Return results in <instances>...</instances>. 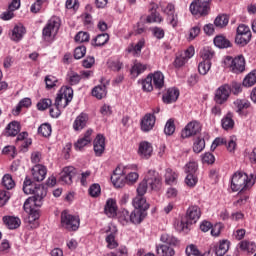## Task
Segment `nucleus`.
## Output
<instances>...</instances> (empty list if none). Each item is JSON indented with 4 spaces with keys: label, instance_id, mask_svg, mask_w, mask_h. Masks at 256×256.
<instances>
[{
    "label": "nucleus",
    "instance_id": "1",
    "mask_svg": "<svg viewBox=\"0 0 256 256\" xmlns=\"http://www.w3.org/2000/svg\"><path fill=\"white\" fill-rule=\"evenodd\" d=\"M23 192L25 195H34L24 202L23 209L28 213V223L32 228L39 227V207L43 206V199L47 197V190L43 186H36L29 177L23 182Z\"/></svg>",
    "mask_w": 256,
    "mask_h": 256
},
{
    "label": "nucleus",
    "instance_id": "2",
    "mask_svg": "<svg viewBox=\"0 0 256 256\" xmlns=\"http://www.w3.org/2000/svg\"><path fill=\"white\" fill-rule=\"evenodd\" d=\"M71 101H73V88H62L60 93L57 94L54 107L50 108V116L53 117V119H57V117L61 115V107L65 109Z\"/></svg>",
    "mask_w": 256,
    "mask_h": 256
},
{
    "label": "nucleus",
    "instance_id": "3",
    "mask_svg": "<svg viewBox=\"0 0 256 256\" xmlns=\"http://www.w3.org/2000/svg\"><path fill=\"white\" fill-rule=\"evenodd\" d=\"M256 177L253 174L247 175L245 172H236L231 179V189L234 192L247 191L255 185Z\"/></svg>",
    "mask_w": 256,
    "mask_h": 256
},
{
    "label": "nucleus",
    "instance_id": "4",
    "mask_svg": "<svg viewBox=\"0 0 256 256\" xmlns=\"http://www.w3.org/2000/svg\"><path fill=\"white\" fill-rule=\"evenodd\" d=\"M60 225L63 229H66V231H77V229H79V225H81V220L78 216H74L67 210H64L61 213Z\"/></svg>",
    "mask_w": 256,
    "mask_h": 256
},
{
    "label": "nucleus",
    "instance_id": "5",
    "mask_svg": "<svg viewBox=\"0 0 256 256\" xmlns=\"http://www.w3.org/2000/svg\"><path fill=\"white\" fill-rule=\"evenodd\" d=\"M224 63L232 73H243L245 71V57L238 55L235 58L227 56Z\"/></svg>",
    "mask_w": 256,
    "mask_h": 256
},
{
    "label": "nucleus",
    "instance_id": "6",
    "mask_svg": "<svg viewBox=\"0 0 256 256\" xmlns=\"http://www.w3.org/2000/svg\"><path fill=\"white\" fill-rule=\"evenodd\" d=\"M61 27V19L59 17H52L44 27L42 34L46 41H49L53 35H57L59 28Z\"/></svg>",
    "mask_w": 256,
    "mask_h": 256
},
{
    "label": "nucleus",
    "instance_id": "7",
    "mask_svg": "<svg viewBox=\"0 0 256 256\" xmlns=\"http://www.w3.org/2000/svg\"><path fill=\"white\" fill-rule=\"evenodd\" d=\"M251 29L245 24H240L236 30L235 43L237 45H247L251 41Z\"/></svg>",
    "mask_w": 256,
    "mask_h": 256
},
{
    "label": "nucleus",
    "instance_id": "8",
    "mask_svg": "<svg viewBox=\"0 0 256 256\" xmlns=\"http://www.w3.org/2000/svg\"><path fill=\"white\" fill-rule=\"evenodd\" d=\"M145 179L152 191H159L163 185V182L161 181V175H159V172L155 170H149Z\"/></svg>",
    "mask_w": 256,
    "mask_h": 256
},
{
    "label": "nucleus",
    "instance_id": "9",
    "mask_svg": "<svg viewBox=\"0 0 256 256\" xmlns=\"http://www.w3.org/2000/svg\"><path fill=\"white\" fill-rule=\"evenodd\" d=\"M231 95V85L223 84L215 91L214 100L218 105H223Z\"/></svg>",
    "mask_w": 256,
    "mask_h": 256
},
{
    "label": "nucleus",
    "instance_id": "10",
    "mask_svg": "<svg viewBox=\"0 0 256 256\" xmlns=\"http://www.w3.org/2000/svg\"><path fill=\"white\" fill-rule=\"evenodd\" d=\"M139 166L137 164H128L125 166L126 185H135L139 181Z\"/></svg>",
    "mask_w": 256,
    "mask_h": 256
},
{
    "label": "nucleus",
    "instance_id": "11",
    "mask_svg": "<svg viewBox=\"0 0 256 256\" xmlns=\"http://www.w3.org/2000/svg\"><path fill=\"white\" fill-rule=\"evenodd\" d=\"M190 12L192 13V15H200V17L209 15V2L193 1L190 4Z\"/></svg>",
    "mask_w": 256,
    "mask_h": 256
},
{
    "label": "nucleus",
    "instance_id": "12",
    "mask_svg": "<svg viewBox=\"0 0 256 256\" xmlns=\"http://www.w3.org/2000/svg\"><path fill=\"white\" fill-rule=\"evenodd\" d=\"M201 131V124L197 121H192L188 123L185 128L181 132V137L183 139H187L189 137H193V135H197Z\"/></svg>",
    "mask_w": 256,
    "mask_h": 256
},
{
    "label": "nucleus",
    "instance_id": "13",
    "mask_svg": "<svg viewBox=\"0 0 256 256\" xmlns=\"http://www.w3.org/2000/svg\"><path fill=\"white\" fill-rule=\"evenodd\" d=\"M138 155L141 159H151L153 156V145L147 141L140 142Z\"/></svg>",
    "mask_w": 256,
    "mask_h": 256
},
{
    "label": "nucleus",
    "instance_id": "14",
    "mask_svg": "<svg viewBox=\"0 0 256 256\" xmlns=\"http://www.w3.org/2000/svg\"><path fill=\"white\" fill-rule=\"evenodd\" d=\"M75 167L73 166H66L60 173V180L65 183L66 185H71L73 183V177L76 174Z\"/></svg>",
    "mask_w": 256,
    "mask_h": 256
},
{
    "label": "nucleus",
    "instance_id": "15",
    "mask_svg": "<svg viewBox=\"0 0 256 256\" xmlns=\"http://www.w3.org/2000/svg\"><path fill=\"white\" fill-rule=\"evenodd\" d=\"M201 217V208L199 206H190L186 213V220L190 222L191 225L197 223Z\"/></svg>",
    "mask_w": 256,
    "mask_h": 256
},
{
    "label": "nucleus",
    "instance_id": "16",
    "mask_svg": "<svg viewBox=\"0 0 256 256\" xmlns=\"http://www.w3.org/2000/svg\"><path fill=\"white\" fill-rule=\"evenodd\" d=\"M91 135H93V130L89 129L85 132L84 136L77 140V142L74 144L76 151H81L83 147H87V145L93 141Z\"/></svg>",
    "mask_w": 256,
    "mask_h": 256
},
{
    "label": "nucleus",
    "instance_id": "17",
    "mask_svg": "<svg viewBox=\"0 0 256 256\" xmlns=\"http://www.w3.org/2000/svg\"><path fill=\"white\" fill-rule=\"evenodd\" d=\"M96 157H101L105 153V136L98 134L93 142Z\"/></svg>",
    "mask_w": 256,
    "mask_h": 256
},
{
    "label": "nucleus",
    "instance_id": "18",
    "mask_svg": "<svg viewBox=\"0 0 256 256\" xmlns=\"http://www.w3.org/2000/svg\"><path fill=\"white\" fill-rule=\"evenodd\" d=\"M26 30L22 24L16 25L10 32L9 37L11 41H14L15 43H19L21 39H23V35H25Z\"/></svg>",
    "mask_w": 256,
    "mask_h": 256
},
{
    "label": "nucleus",
    "instance_id": "19",
    "mask_svg": "<svg viewBox=\"0 0 256 256\" xmlns=\"http://www.w3.org/2000/svg\"><path fill=\"white\" fill-rule=\"evenodd\" d=\"M117 200L109 198L104 206V213L107 217H117Z\"/></svg>",
    "mask_w": 256,
    "mask_h": 256
},
{
    "label": "nucleus",
    "instance_id": "20",
    "mask_svg": "<svg viewBox=\"0 0 256 256\" xmlns=\"http://www.w3.org/2000/svg\"><path fill=\"white\" fill-rule=\"evenodd\" d=\"M47 176V168L41 164H38L32 169V177L34 181H44Z\"/></svg>",
    "mask_w": 256,
    "mask_h": 256
},
{
    "label": "nucleus",
    "instance_id": "21",
    "mask_svg": "<svg viewBox=\"0 0 256 256\" xmlns=\"http://www.w3.org/2000/svg\"><path fill=\"white\" fill-rule=\"evenodd\" d=\"M147 217V212L140 209H134L130 214V223L139 225L143 223V220Z\"/></svg>",
    "mask_w": 256,
    "mask_h": 256
},
{
    "label": "nucleus",
    "instance_id": "22",
    "mask_svg": "<svg viewBox=\"0 0 256 256\" xmlns=\"http://www.w3.org/2000/svg\"><path fill=\"white\" fill-rule=\"evenodd\" d=\"M155 127V115L146 114L141 121V129L144 132L151 131Z\"/></svg>",
    "mask_w": 256,
    "mask_h": 256
},
{
    "label": "nucleus",
    "instance_id": "23",
    "mask_svg": "<svg viewBox=\"0 0 256 256\" xmlns=\"http://www.w3.org/2000/svg\"><path fill=\"white\" fill-rule=\"evenodd\" d=\"M230 242L228 240H222L218 244L214 245L211 249L217 256H223L229 251Z\"/></svg>",
    "mask_w": 256,
    "mask_h": 256
},
{
    "label": "nucleus",
    "instance_id": "24",
    "mask_svg": "<svg viewBox=\"0 0 256 256\" xmlns=\"http://www.w3.org/2000/svg\"><path fill=\"white\" fill-rule=\"evenodd\" d=\"M89 121V116L85 113H81L73 123L74 131H81L87 127V122Z\"/></svg>",
    "mask_w": 256,
    "mask_h": 256
},
{
    "label": "nucleus",
    "instance_id": "25",
    "mask_svg": "<svg viewBox=\"0 0 256 256\" xmlns=\"http://www.w3.org/2000/svg\"><path fill=\"white\" fill-rule=\"evenodd\" d=\"M222 129L224 131H233L235 127V120H233V113L228 112L221 120Z\"/></svg>",
    "mask_w": 256,
    "mask_h": 256
},
{
    "label": "nucleus",
    "instance_id": "26",
    "mask_svg": "<svg viewBox=\"0 0 256 256\" xmlns=\"http://www.w3.org/2000/svg\"><path fill=\"white\" fill-rule=\"evenodd\" d=\"M149 75L152 77V82L155 89H163V87H165V76L163 75V72L156 71Z\"/></svg>",
    "mask_w": 256,
    "mask_h": 256
},
{
    "label": "nucleus",
    "instance_id": "27",
    "mask_svg": "<svg viewBox=\"0 0 256 256\" xmlns=\"http://www.w3.org/2000/svg\"><path fill=\"white\" fill-rule=\"evenodd\" d=\"M134 209H139L140 211H145L147 213V209H149V203H147V199L145 196H136L132 201Z\"/></svg>",
    "mask_w": 256,
    "mask_h": 256
},
{
    "label": "nucleus",
    "instance_id": "28",
    "mask_svg": "<svg viewBox=\"0 0 256 256\" xmlns=\"http://www.w3.org/2000/svg\"><path fill=\"white\" fill-rule=\"evenodd\" d=\"M4 224L8 229H19L21 227V219L15 216H4Z\"/></svg>",
    "mask_w": 256,
    "mask_h": 256
},
{
    "label": "nucleus",
    "instance_id": "29",
    "mask_svg": "<svg viewBox=\"0 0 256 256\" xmlns=\"http://www.w3.org/2000/svg\"><path fill=\"white\" fill-rule=\"evenodd\" d=\"M179 99V90L176 88H169L165 95H163L164 103H175Z\"/></svg>",
    "mask_w": 256,
    "mask_h": 256
},
{
    "label": "nucleus",
    "instance_id": "30",
    "mask_svg": "<svg viewBox=\"0 0 256 256\" xmlns=\"http://www.w3.org/2000/svg\"><path fill=\"white\" fill-rule=\"evenodd\" d=\"M234 109H236V113L242 115L245 109H249L251 107V102L247 99H237L233 102Z\"/></svg>",
    "mask_w": 256,
    "mask_h": 256
},
{
    "label": "nucleus",
    "instance_id": "31",
    "mask_svg": "<svg viewBox=\"0 0 256 256\" xmlns=\"http://www.w3.org/2000/svg\"><path fill=\"white\" fill-rule=\"evenodd\" d=\"M145 47V39H141L137 42V44L133 45L131 44L128 46L127 51L128 53H131L133 57H139L141 55V50Z\"/></svg>",
    "mask_w": 256,
    "mask_h": 256
},
{
    "label": "nucleus",
    "instance_id": "32",
    "mask_svg": "<svg viewBox=\"0 0 256 256\" xmlns=\"http://www.w3.org/2000/svg\"><path fill=\"white\" fill-rule=\"evenodd\" d=\"M106 236V243L108 249H116V247H119V243H117V240L115 239V235L117 234V228H113L111 232H107Z\"/></svg>",
    "mask_w": 256,
    "mask_h": 256
},
{
    "label": "nucleus",
    "instance_id": "33",
    "mask_svg": "<svg viewBox=\"0 0 256 256\" xmlns=\"http://www.w3.org/2000/svg\"><path fill=\"white\" fill-rule=\"evenodd\" d=\"M20 131L21 126L19 125V122H11L6 127L7 137H15L16 135H19Z\"/></svg>",
    "mask_w": 256,
    "mask_h": 256
},
{
    "label": "nucleus",
    "instance_id": "34",
    "mask_svg": "<svg viewBox=\"0 0 256 256\" xmlns=\"http://www.w3.org/2000/svg\"><path fill=\"white\" fill-rule=\"evenodd\" d=\"M108 42H109V34L103 33V34H98L92 40V45L93 47H103V45H107Z\"/></svg>",
    "mask_w": 256,
    "mask_h": 256
},
{
    "label": "nucleus",
    "instance_id": "35",
    "mask_svg": "<svg viewBox=\"0 0 256 256\" xmlns=\"http://www.w3.org/2000/svg\"><path fill=\"white\" fill-rule=\"evenodd\" d=\"M158 256H173L175 255V250L168 246L167 244H162L156 247Z\"/></svg>",
    "mask_w": 256,
    "mask_h": 256
},
{
    "label": "nucleus",
    "instance_id": "36",
    "mask_svg": "<svg viewBox=\"0 0 256 256\" xmlns=\"http://www.w3.org/2000/svg\"><path fill=\"white\" fill-rule=\"evenodd\" d=\"M147 71V65L143 64L141 62H134V65L132 66L130 73L132 77H137L138 75H141V73H145Z\"/></svg>",
    "mask_w": 256,
    "mask_h": 256
},
{
    "label": "nucleus",
    "instance_id": "37",
    "mask_svg": "<svg viewBox=\"0 0 256 256\" xmlns=\"http://www.w3.org/2000/svg\"><path fill=\"white\" fill-rule=\"evenodd\" d=\"M92 95L93 97H96V99H103V97H107V86L104 84L95 86L92 90Z\"/></svg>",
    "mask_w": 256,
    "mask_h": 256
},
{
    "label": "nucleus",
    "instance_id": "38",
    "mask_svg": "<svg viewBox=\"0 0 256 256\" xmlns=\"http://www.w3.org/2000/svg\"><path fill=\"white\" fill-rule=\"evenodd\" d=\"M215 27L218 29H225L227 25H229V17L227 14H219L214 20Z\"/></svg>",
    "mask_w": 256,
    "mask_h": 256
},
{
    "label": "nucleus",
    "instance_id": "39",
    "mask_svg": "<svg viewBox=\"0 0 256 256\" xmlns=\"http://www.w3.org/2000/svg\"><path fill=\"white\" fill-rule=\"evenodd\" d=\"M214 45L219 49H227V47H231V42L224 36H216L214 38Z\"/></svg>",
    "mask_w": 256,
    "mask_h": 256
},
{
    "label": "nucleus",
    "instance_id": "40",
    "mask_svg": "<svg viewBox=\"0 0 256 256\" xmlns=\"http://www.w3.org/2000/svg\"><path fill=\"white\" fill-rule=\"evenodd\" d=\"M190 225H191V222L189 220H187L186 218H182L181 220H179L175 223V229L179 233H181L183 231L188 232Z\"/></svg>",
    "mask_w": 256,
    "mask_h": 256
},
{
    "label": "nucleus",
    "instance_id": "41",
    "mask_svg": "<svg viewBox=\"0 0 256 256\" xmlns=\"http://www.w3.org/2000/svg\"><path fill=\"white\" fill-rule=\"evenodd\" d=\"M111 182L114 187H116V189H121V187H125V185H127V180L125 179V176L112 175Z\"/></svg>",
    "mask_w": 256,
    "mask_h": 256
},
{
    "label": "nucleus",
    "instance_id": "42",
    "mask_svg": "<svg viewBox=\"0 0 256 256\" xmlns=\"http://www.w3.org/2000/svg\"><path fill=\"white\" fill-rule=\"evenodd\" d=\"M240 249L242 251H247V253H256V245L254 242H249L247 240H244L242 242H240Z\"/></svg>",
    "mask_w": 256,
    "mask_h": 256
},
{
    "label": "nucleus",
    "instance_id": "43",
    "mask_svg": "<svg viewBox=\"0 0 256 256\" xmlns=\"http://www.w3.org/2000/svg\"><path fill=\"white\" fill-rule=\"evenodd\" d=\"M164 177L166 185H173L177 181V173L173 172L171 168L166 169Z\"/></svg>",
    "mask_w": 256,
    "mask_h": 256
},
{
    "label": "nucleus",
    "instance_id": "44",
    "mask_svg": "<svg viewBox=\"0 0 256 256\" xmlns=\"http://www.w3.org/2000/svg\"><path fill=\"white\" fill-rule=\"evenodd\" d=\"M256 83V70L250 72L243 80L244 87H253Z\"/></svg>",
    "mask_w": 256,
    "mask_h": 256
},
{
    "label": "nucleus",
    "instance_id": "45",
    "mask_svg": "<svg viewBox=\"0 0 256 256\" xmlns=\"http://www.w3.org/2000/svg\"><path fill=\"white\" fill-rule=\"evenodd\" d=\"M198 71L200 75H207L209 71H211V61L209 60H203L198 65Z\"/></svg>",
    "mask_w": 256,
    "mask_h": 256
},
{
    "label": "nucleus",
    "instance_id": "46",
    "mask_svg": "<svg viewBox=\"0 0 256 256\" xmlns=\"http://www.w3.org/2000/svg\"><path fill=\"white\" fill-rule=\"evenodd\" d=\"M2 185L9 191L15 187V181H13L10 174H5L2 178Z\"/></svg>",
    "mask_w": 256,
    "mask_h": 256
},
{
    "label": "nucleus",
    "instance_id": "47",
    "mask_svg": "<svg viewBox=\"0 0 256 256\" xmlns=\"http://www.w3.org/2000/svg\"><path fill=\"white\" fill-rule=\"evenodd\" d=\"M141 85L143 91H146L147 93L151 92L153 90V77L148 75L144 80L141 81Z\"/></svg>",
    "mask_w": 256,
    "mask_h": 256
},
{
    "label": "nucleus",
    "instance_id": "48",
    "mask_svg": "<svg viewBox=\"0 0 256 256\" xmlns=\"http://www.w3.org/2000/svg\"><path fill=\"white\" fill-rule=\"evenodd\" d=\"M160 241H162V243H166V245H177V243H179L175 236L167 233L161 235Z\"/></svg>",
    "mask_w": 256,
    "mask_h": 256
},
{
    "label": "nucleus",
    "instance_id": "49",
    "mask_svg": "<svg viewBox=\"0 0 256 256\" xmlns=\"http://www.w3.org/2000/svg\"><path fill=\"white\" fill-rule=\"evenodd\" d=\"M147 23H163V17L159 12H150L146 18Z\"/></svg>",
    "mask_w": 256,
    "mask_h": 256
},
{
    "label": "nucleus",
    "instance_id": "50",
    "mask_svg": "<svg viewBox=\"0 0 256 256\" xmlns=\"http://www.w3.org/2000/svg\"><path fill=\"white\" fill-rule=\"evenodd\" d=\"M118 219L122 225H127V223H131V214L126 209H123L119 213Z\"/></svg>",
    "mask_w": 256,
    "mask_h": 256
},
{
    "label": "nucleus",
    "instance_id": "51",
    "mask_svg": "<svg viewBox=\"0 0 256 256\" xmlns=\"http://www.w3.org/2000/svg\"><path fill=\"white\" fill-rule=\"evenodd\" d=\"M203 149H205V139L197 138L193 144L194 153H201V151H203Z\"/></svg>",
    "mask_w": 256,
    "mask_h": 256
},
{
    "label": "nucleus",
    "instance_id": "52",
    "mask_svg": "<svg viewBox=\"0 0 256 256\" xmlns=\"http://www.w3.org/2000/svg\"><path fill=\"white\" fill-rule=\"evenodd\" d=\"M149 187V184L147 183V180L146 178L143 179V181H141L139 184H138V187H137V196H142L144 197L145 193H147V189Z\"/></svg>",
    "mask_w": 256,
    "mask_h": 256
},
{
    "label": "nucleus",
    "instance_id": "53",
    "mask_svg": "<svg viewBox=\"0 0 256 256\" xmlns=\"http://www.w3.org/2000/svg\"><path fill=\"white\" fill-rule=\"evenodd\" d=\"M51 105H53V101H51L49 98H44L37 103V109L39 111H45V109H49Z\"/></svg>",
    "mask_w": 256,
    "mask_h": 256
},
{
    "label": "nucleus",
    "instance_id": "54",
    "mask_svg": "<svg viewBox=\"0 0 256 256\" xmlns=\"http://www.w3.org/2000/svg\"><path fill=\"white\" fill-rule=\"evenodd\" d=\"M38 133H39V135H42V137H50V135L52 133V128H51L50 124H42L38 128Z\"/></svg>",
    "mask_w": 256,
    "mask_h": 256
},
{
    "label": "nucleus",
    "instance_id": "55",
    "mask_svg": "<svg viewBox=\"0 0 256 256\" xmlns=\"http://www.w3.org/2000/svg\"><path fill=\"white\" fill-rule=\"evenodd\" d=\"M165 135H173L175 133V120L169 119L164 127Z\"/></svg>",
    "mask_w": 256,
    "mask_h": 256
},
{
    "label": "nucleus",
    "instance_id": "56",
    "mask_svg": "<svg viewBox=\"0 0 256 256\" xmlns=\"http://www.w3.org/2000/svg\"><path fill=\"white\" fill-rule=\"evenodd\" d=\"M67 81L71 85H77L79 81H81V75L77 74V72H69L67 75Z\"/></svg>",
    "mask_w": 256,
    "mask_h": 256
},
{
    "label": "nucleus",
    "instance_id": "57",
    "mask_svg": "<svg viewBox=\"0 0 256 256\" xmlns=\"http://www.w3.org/2000/svg\"><path fill=\"white\" fill-rule=\"evenodd\" d=\"M213 55H215V52L209 47H206L201 51L203 61H211L213 59Z\"/></svg>",
    "mask_w": 256,
    "mask_h": 256
},
{
    "label": "nucleus",
    "instance_id": "58",
    "mask_svg": "<svg viewBox=\"0 0 256 256\" xmlns=\"http://www.w3.org/2000/svg\"><path fill=\"white\" fill-rule=\"evenodd\" d=\"M90 36L89 33L80 31L75 36L76 43H87L89 42Z\"/></svg>",
    "mask_w": 256,
    "mask_h": 256
},
{
    "label": "nucleus",
    "instance_id": "59",
    "mask_svg": "<svg viewBox=\"0 0 256 256\" xmlns=\"http://www.w3.org/2000/svg\"><path fill=\"white\" fill-rule=\"evenodd\" d=\"M88 193L90 197H99V195H101V186L97 183L92 184L89 187Z\"/></svg>",
    "mask_w": 256,
    "mask_h": 256
},
{
    "label": "nucleus",
    "instance_id": "60",
    "mask_svg": "<svg viewBox=\"0 0 256 256\" xmlns=\"http://www.w3.org/2000/svg\"><path fill=\"white\" fill-rule=\"evenodd\" d=\"M58 80L55 76L48 75L45 77L46 89H53V87H57Z\"/></svg>",
    "mask_w": 256,
    "mask_h": 256
},
{
    "label": "nucleus",
    "instance_id": "61",
    "mask_svg": "<svg viewBox=\"0 0 256 256\" xmlns=\"http://www.w3.org/2000/svg\"><path fill=\"white\" fill-rule=\"evenodd\" d=\"M9 199H11V194L8 191L0 190V207H5Z\"/></svg>",
    "mask_w": 256,
    "mask_h": 256
},
{
    "label": "nucleus",
    "instance_id": "62",
    "mask_svg": "<svg viewBox=\"0 0 256 256\" xmlns=\"http://www.w3.org/2000/svg\"><path fill=\"white\" fill-rule=\"evenodd\" d=\"M85 53H87V48L85 46H79L74 50V57L75 59H83Z\"/></svg>",
    "mask_w": 256,
    "mask_h": 256
},
{
    "label": "nucleus",
    "instance_id": "63",
    "mask_svg": "<svg viewBox=\"0 0 256 256\" xmlns=\"http://www.w3.org/2000/svg\"><path fill=\"white\" fill-rule=\"evenodd\" d=\"M161 7H162L163 13L168 15V17H170L171 15H175V5H173L172 3H168L167 5H162Z\"/></svg>",
    "mask_w": 256,
    "mask_h": 256
},
{
    "label": "nucleus",
    "instance_id": "64",
    "mask_svg": "<svg viewBox=\"0 0 256 256\" xmlns=\"http://www.w3.org/2000/svg\"><path fill=\"white\" fill-rule=\"evenodd\" d=\"M186 255L187 256H201V253L199 252V249H197V246L190 245L186 248Z\"/></svg>",
    "mask_w": 256,
    "mask_h": 256
}]
</instances>
